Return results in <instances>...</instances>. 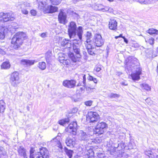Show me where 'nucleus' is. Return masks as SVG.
<instances>
[{"label": "nucleus", "mask_w": 158, "mask_h": 158, "mask_svg": "<svg viewBox=\"0 0 158 158\" xmlns=\"http://www.w3.org/2000/svg\"><path fill=\"white\" fill-rule=\"evenodd\" d=\"M68 32L70 38H74L77 35L79 39L81 40H82L83 33L82 27L79 26L77 29L76 25L74 22H71L70 23L68 27Z\"/></svg>", "instance_id": "obj_1"}, {"label": "nucleus", "mask_w": 158, "mask_h": 158, "mask_svg": "<svg viewBox=\"0 0 158 158\" xmlns=\"http://www.w3.org/2000/svg\"><path fill=\"white\" fill-rule=\"evenodd\" d=\"M26 34L23 32H19L15 34L11 40V43L14 48L17 49L22 45L23 40L26 39Z\"/></svg>", "instance_id": "obj_2"}, {"label": "nucleus", "mask_w": 158, "mask_h": 158, "mask_svg": "<svg viewBox=\"0 0 158 158\" xmlns=\"http://www.w3.org/2000/svg\"><path fill=\"white\" fill-rule=\"evenodd\" d=\"M81 43L79 40H74L73 44V49L74 52L76 53L75 55L73 53L70 52L69 54V56L72 60L74 62L79 61L81 57L80 54V47Z\"/></svg>", "instance_id": "obj_3"}, {"label": "nucleus", "mask_w": 158, "mask_h": 158, "mask_svg": "<svg viewBox=\"0 0 158 158\" xmlns=\"http://www.w3.org/2000/svg\"><path fill=\"white\" fill-rule=\"evenodd\" d=\"M107 127V124L104 122H98L94 130V134L98 135L103 134Z\"/></svg>", "instance_id": "obj_4"}, {"label": "nucleus", "mask_w": 158, "mask_h": 158, "mask_svg": "<svg viewBox=\"0 0 158 158\" xmlns=\"http://www.w3.org/2000/svg\"><path fill=\"white\" fill-rule=\"evenodd\" d=\"M79 139L80 141H84L85 142H88L90 140H93L94 138L92 135L87 134L86 132L82 131H80L78 134Z\"/></svg>", "instance_id": "obj_5"}, {"label": "nucleus", "mask_w": 158, "mask_h": 158, "mask_svg": "<svg viewBox=\"0 0 158 158\" xmlns=\"http://www.w3.org/2000/svg\"><path fill=\"white\" fill-rule=\"evenodd\" d=\"M10 82L14 86H16L19 83V74L17 72H15L11 73L10 78Z\"/></svg>", "instance_id": "obj_6"}, {"label": "nucleus", "mask_w": 158, "mask_h": 158, "mask_svg": "<svg viewBox=\"0 0 158 158\" xmlns=\"http://www.w3.org/2000/svg\"><path fill=\"white\" fill-rule=\"evenodd\" d=\"M100 117L99 114L96 112L89 111L88 113V116L86 117L87 121L90 122H94L99 120Z\"/></svg>", "instance_id": "obj_7"}, {"label": "nucleus", "mask_w": 158, "mask_h": 158, "mask_svg": "<svg viewBox=\"0 0 158 158\" xmlns=\"http://www.w3.org/2000/svg\"><path fill=\"white\" fill-rule=\"evenodd\" d=\"M94 9L96 10L102 11L103 12L108 11L111 13L113 12V9L109 6H104L100 4H95L94 6Z\"/></svg>", "instance_id": "obj_8"}, {"label": "nucleus", "mask_w": 158, "mask_h": 158, "mask_svg": "<svg viewBox=\"0 0 158 158\" xmlns=\"http://www.w3.org/2000/svg\"><path fill=\"white\" fill-rule=\"evenodd\" d=\"M21 9L22 13L24 15H27L28 13V10L30 7V3L27 2H22L18 6Z\"/></svg>", "instance_id": "obj_9"}, {"label": "nucleus", "mask_w": 158, "mask_h": 158, "mask_svg": "<svg viewBox=\"0 0 158 158\" xmlns=\"http://www.w3.org/2000/svg\"><path fill=\"white\" fill-rule=\"evenodd\" d=\"M77 124L76 122H73L70 123L68 127L66 129L67 131H69V133L73 135H76L77 134Z\"/></svg>", "instance_id": "obj_10"}, {"label": "nucleus", "mask_w": 158, "mask_h": 158, "mask_svg": "<svg viewBox=\"0 0 158 158\" xmlns=\"http://www.w3.org/2000/svg\"><path fill=\"white\" fill-rule=\"evenodd\" d=\"M93 41L95 45L98 47H101L103 44L104 43L101 35L99 34L95 35Z\"/></svg>", "instance_id": "obj_11"}, {"label": "nucleus", "mask_w": 158, "mask_h": 158, "mask_svg": "<svg viewBox=\"0 0 158 158\" xmlns=\"http://www.w3.org/2000/svg\"><path fill=\"white\" fill-rule=\"evenodd\" d=\"M40 152L42 156H37L36 158H49V152L46 148L42 147L40 148Z\"/></svg>", "instance_id": "obj_12"}, {"label": "nucleus", "mask_w": 158, "mask_h": 158, "mask_svg": "<svg viewBox=\"0 0 158 158\" xmlns=\"http://www.w3.org/2000/svg\"><path fill=\"white\" fill-rule=\"evenodd\" d=\"M141 69L139 67L137 68L135 73L131 74V77L133 80H138L140 78V75L141 73Z\"/></svg>", "instance_id": "obj_13"}, {"label": "nucleus", "mask_w": 158, "mask_h": 158, "mask_svg": "<svg viewBox=\"0 0 158 158\" xmlns=\"http://www.w3.org/2000/svg\"><path fill=\"white\" fill-rule=\"evenodd\" d=\"M47 4L44 6V9H40V10L44 11L46 13H52L56 11L58 8L55 6H52L51 5L47 6L46 7Z\"/></svg>", "instance_id": "obj_14"}, {"label": "nucleus", "mask_w": 158, "mask_h": 158, "mask_svg": "<svg viewBox=\"0 0 158 158\" xmlns=\"http://www.w3.org/2000/svg\"><path fill=\"white\" fill-rule=\"evenodd\" d=\"M76 81L74 80H66L63 82V85L68 88H71L74 87L76 86Z\"/></svg>", "instance_id": "obj_15"}, {"label": "nucleus", "mask_w": 158, "mask_h": 158, "mask_svg": "<svg viewBox=\"0 0 158 158\" xmlns=\"http://www.w3.org/2000/svg\"><path fill=\"white\" fill-rule=\"evenodd\" d=\"M76 139L75 138L67 137L65 140V143L68 146L74 147L76 144Z\"/></svg>", "instance_id": "obj_16"}, {"label": "nucleus", "mask_w": 158, "mask_h": 158, "mask_svg": "<svg viewBox=\"0 0 158 158\" xmlns=\"http://www.w3.org/2000/svg\"><path fill=\"white\" fill-rule=\"evenodd\" d=\"M15 19L14 15L11 12L5 13L3 16V20L6 22L10 20L13 21Z\"/></svg>", "instance_id": "obj_17"}, {"label": "nucleus", "mask_w": 158, "mask_h": 158, "mask_svg": "<svg viewBox=\"0 0 158 158\" xmlns=\"http://www.w3.org/2000/svg\"><path fill=\"white\" fill-rule=\"evenodd\" d=\"M66 18V13L61 10L58 15V20L60 23L64 24H65L67 22Z\"/></svg>", "instance_id": "obj_18"}, {"label": "nucleus", "mask_w": 158, "mask_h": 158, "mask_svg": "<svg viewBox=\"0 0 158 158\" xmlns=\"http://www.w3.org/2000/svg\"><path fill=\"white\" fill-rule=\"evenodd\" d=\"M37 61L34 60L23 59L21 60V64L27 66H30L34 64L35 62Z\"/></svg>", "instance_id": "obj_19"}, {"label": "nucleus", "mask_w": 158, "mask_h": 158, "mask_svg": "<svg viewBox=\"0 0 158 158\" xmlns=\"http://www.w3.org/2000/svg\"><path fill=\"white\" fill-rule=\"evenodd\" d=\"M117 23L114 19H110L109 22V28L111 30H115L117 29Z\"/></svg>", "instance_id": "obj_20"}, {"label": "nucleus", "mask_w": 158, "mask_h": 158, "mask_svg": "<svg viewBox=\"0 0 158 158\" xmlns=\"http://www.w3.org/2000/svg\"><path fill=\"white\" fill-rule=\"evenodd\" d=\"M18 151L19 156L23 157L26 156V150L23 146L19 147L18 148Z\"/></svg>", "instance_id": "obj_21"}, {"label": "nucleus", "mask_w": 158, "mask_h": 158, "mask_svg": "<svg viewBox=\"0 0 158 158\" xmlns=\"http://www.w3.org/2000/svg\"><path fill=\"white\" fill-rule=\"evenodd\" d=\"M39 9H44V6L47 4V0H37Z\"/></svg>", "instance_id": "obj_22"}, {"label": "nucleus", "mask_w": 158, "mask_h": 158, "mask_svg": "<svg viewBox=\"0 0 158 158\" xmlns=\"http://www.w3.org/2000/svg\"><path fill=\"white\" fill-rule=\"evenodd\" d=\"M85 46L89 54L92 55L94 54V52L92 51V49L94 48L91 44H85Z\"/></svg>", "instance_id": "obj_23"}, {"label": "nucleus", "mask_w": 158, "mask_h": 158, "mask_svg": "<svg viewBox=\"0 0 158 158\" xmlns=\"http://www.w3.org/2000/svg\"><path fill=\"white\" fill-rule=\"evenodd\" d=\"M92 36L91 33L88 31L87 32L85 35V37L86 40L85 43V44L92 43V42L90 40L92 37Z\"/></svg>", "instance_id": "obj_24"}, {"label": "nucleus", "mask_w": 158, "mask_h": 158, "mask_svg": "<svg viewBox=\"0 0 158 158\" xmlns=\"http://www.w3.org/2000/svg\"><path fill=\"white\" fill-rule=\"evenodd\" d=\"M61 46L64 47L70 48L71 46V44L69 42V40L66 39H64L61 42Z\"/></svg>", "instance_id": "obj_25"}, {"label": "nucleus", "mask_w": 158, "mask_h": 158, "mask_svg": "<svg viewBox=\"0 0 158 158\" xmlns=\"http://www.w3.org/2000/svg\"><path fill=\"white\" fill-rule=\"evenodd\" d=\"M7 31V29L5 27L0 28V39H3L5 38V33Z\"/></svg>", "instance_id": "obj_26"}, {"label": "nucleus", "mask_w": 158, "mask_h": 158, "mask_svg": "<svg viewBox=\"0 0 158 158\" xmlns=\"http://www.w3.org/2000/svg\"><path fill=\"white\" fill-rule=\"evenodd\" d=\"M37 67L41 70H44L46 68V64L44 62H40L38 63Z\"/></svg>", "instance_id": "obj_27"}, {"label": "nucleus", "mask_w": 158, "mask_h": 158, "mask_svg": "<svg viewBox=\"0 0 158 158\" xmlns=\"http://www.w3.org/2000/svg\"><path fill=\"white\" fill-rule=\"evenodd\" d=\"M5 109V103L3 100L0 101V113H3Z\"/></svg>", "instance_id": "obj_28"}, {"label": "nucleus", "mask_w": 158, "mask_h": 158, "mask_svg": "<svg viewBox=\"0 0 158 158\" xmlns=\"http://www.w3.org/2000/svg\"><path fill=\"white\" fill-rule=\"evenodd\" d=\"M64 150L66 155L69 156V158H71L72 156L73 153V150H69L66 147L64 148Z\"/></svg>", "instance_id": "obj_29"}, {"label": "nucleus", "mask_w": 158, "mask_h": 158, "mask_svg": "<svg viewBox=\"0 0 158 158\" xmlns=\"http://www.w3.org/2000/svg\"><path fill=\"white\" fill-rule=\"evenodd\" d=\"M69 122V118L61 120L58 121L59 123L60 124L64 126H66V124H68Z\"/></svg>", "instance_id": "obj_30"}, {"label": "nucleus", "mask_w": 158, "mask_h": 158, "mask_svg": "<svg viewBox=\"0 0 158 158\" xmlns=\"http://www.w3.org/2000/svg\"><path fill=\"white\" fill-rule=\"evenodd\" d=\"M83 86L86 89V91H87L88 93L90 92L92 89H94V86H89L86 84L85 85H83Z\"/></svg>", "instance_id": "obj_31"}, {"label": "nucleus", "mask_w": 158, "mask_h": 158, "mask_svg": "<svg viewBox=\"0 0 158 158\" xmlns=\"http://www.w3.org/2000/svg\"><path fill=\"white\" fill-rule=\"evenodd\" d=\"M10 65L9 62H5L1 65V68L4 69H7L10 68Z\"/></svg>", "instance_id": "obj_32"}, {"label": "nucleus", "mask_w": 158, "mask_h": 158, "mask_svg": "<svg viewBox=\"0 0 158 158\" xmlns=\"http://www.w3.org/2000/svg\"><path fill=\"white\" fill-rule=\"evenodd\" d=\"M145 155L148 156L149 158H153L154 157V155L153 152L150 150H146L145 151Z\"/></svg>", "instance_id": "obj_33"}, {"label": "nucleus", "mask_w": 158, "mask_h": 158, "mask_svg": "<svg viewBox=\"0 0 158 158\" xmlns=\"http://www.w3.org/2000/svg\"><path fill=\"white\" fill-rule=\"evenodd\" d=\"M140 85L141 87L143 88L144 89L147 91H150L151 89L150 86H149L148 85L146 84H141Z\"/></svg>", "instance_id": "obj_34"}, {"label": "nucleus", "mask_w": 158, "mask_h": 158, "mask_svg": "<svg viewBox=\"0 0 158 158\" xmlns=\"http://www.w3.org/2000/svg\"><path fill=\"white\" fill-rule=\"evenodd\" d=\"M6 154V152L4 148L2 147H0V158H1L2 156H5Z\"/></svg>", "instance_id": "obj_35"}, {"label": "nucleus", "mask_w": 158, "mask_h": 158, "mask_svg": "<svg viewBox=\"0 0 158 158\" xmlns=\"http://www.w3.org/2000/svg\"><path fill=\"white\" fill-rule=\"evenodd\" d=\"M148 32L151 35L155 34H158V30L153 28L150 29L148 31Z\"/></svg>", "instance_id": "obj_36"}, {"label": "nucleus", "mask_w": 158, "mask_h": 158, "mask_svg": "<svg viewBox=\"0 0 158 158\" xmlns=\"http://www.w3.org/2000/svg\"><path fill=\"white\" fill-rule=\"evenodd\" d=\"M51 3L54 5H57L59 4L61 2V0H50Z\"/></svg>", "instance_id": "obj_37"}, {"label": "nucleus", "mask_w": 158, "mask_h": 158, "mask_svg": "<svg viewBox=\"0 0 158 158\" xmlns=\"http://www.w3.org/2000/svg\"><path fill=\"white\" fill-rule=\"evenodd\" d=\"M108 96L109 97L111 98H118L119 97V95L117 94L111 93L109 94Z\"/></svg>", "instance_id": "obj_38"}, {"label": "nucleus", "mask_w": 158, "mask_h": 158, "mask_svg": "<svg viewBox=\"0 0 158 158\" xmlns=\"http://www.w3.org/2000/svg\"><path fill=\"white\" fill-rule=\"evenodd\" d=\"M61 63L64 65H69L70 64V62L69 59H66L64 60H62Z\"/></svg>", "instance_id": "obj_39"}, {"label": "nucleus", "mask_w": 158, "mask_h": 158, "mask_svg": "<svg viewBox=\"0 0 158 158\" xmlns=\"http://www.w3.org/2000/svg\"><path fill=\"white\" fill-rule=\"evenodd\" d=\"M88 153L86 154L89 156V157H91L93 156L94 154V152L92 149L89 150L87 151Z\"/></svg>", "instance_id": "obj_40"}, {"label": "nucleus", "mask_w": 158, "mask_h": 158, "mask_svg": "<svg viewBox=\"0 0 158 158\" xmlns=\"http://www.w3.org/2000/svg\"><path fill=\"white\" fill-rule=\"evenodd\" d=\"M51 52L50 51H48L45 54L46 59H48L51 56Z\"/></svg>", "instance_id": "obj_41"}, {"label": "nucleus", "mask_w": 158, "mask_h": 158, "mask_svg": "<svg viewBox=\"0 0 158 158\" xmlns=\"http://www.w3.org/2000/svg\"><path fill=\"white\" fill-rule=\"evenodd\" d=\"M128 147L129 149L134 148L135 147V145L134 142H131L129 143Z\"/></svg>", "instance_id": "obj_42"}, {"label": "nucleus", "mask_w": 158, "mask_h": 158, "mask_svg": "<svg viewBox=\"0 0 158 158\" xmlns=\"http://www.w3.org/2000/svg\"><path fill=\"white\" fill-rule=\"evenodd\" d=\"M93 102L91 100H89L85 102V104L87 106H90L92 104Z\"/></svg>", "instance_id": "obj_43"}, {"label": "nucleus", "mask_w": 158, "mask_h": 158, "mask_svg": "<svg viewBox=\"0 0 158 158\" xmlns=\"http://www.w3.org/2000/svg\"><path fill=\"white\" fill-rule=\"evenodd\" d=\"M82 76L83 77V81H82L83 85H85V84H86V83L85 82V81H86L85 75L82 74Z\"/></svg>", "instance_id": "obj_44"}, {"label": "nucleus", "mask_w": 158, "mask_h": 158, "mask_svg": "<svg viewBox=\"0 0 158 158\" xmlns=\"http://www.w3.org/2000/svg\"><path fill=\"white\" fill-rule=\"evenodd\" d=\"M154 39L153 38H150L148 40V42L151 44H154Z\"/></svg>", "instance_id": "obj_45"}, {"label": "nucleus", "mask_w": 158, "mask_h": 158, "mask_svg": "<svg viewBox=\"0 0 158 158\" xmlns=\"http://www.w3.org/2000/svg\"><path fill=\"white\" fill-rule=\"evenodd\" d=\"M31 14L33 16H35L36 14V12L35 10H31L30 11Z\"/></svg>", "instance_id": "obj_46"}, {"label": "nucleus", "mask_w": 158, "mask_h": 158, "mask_svg": "<svg viewBox=\"0 0 158 158\" xmlns=\"http://www.w3.org/2000/svg\"><path fill=\"white\" fill-rule=\"evenodd\" d=\"M56 146L60 149H62V146L60 142L59 141H57Z\"/></svg>", "instance_id": "obj_47"}, {"label": "nucleus", "mask_w": 158, "mask_h": 158, "mask_svg": "<svg viewBox=\"0 0 158 158\" xmlns=\"http://www.w3.org/2000/svg\"><path fill=\"white\" fill-rule=\"evenodd\" d=\"M65 59V58L64 57H60V55H59V60L60 61V63H61V61H62V60H64Z\"/></svg>", "instance_id": "obj_48"}, {"label": "nucleus", "mask_w": 158, "mask_h": 158, "mask_svg": "<svg viewBox=\"0 0 158 158\" xmlns=\"http://www.w3.org/2000/svg\"><path fill=\"white\" fill-rule=\"evenodd\" d=\"M4 15V13L1 12L0 13V20H3V16Z\"/></svg>", "instance_id": "obj_49"}, {"label": "nucleus", "mask_w": 158, "mask_h": 158, "mask_svg": "<svg viewBox=\"0 0 158 158\" xmlns=\"http://www.w3.org/2000/svg\"><path fill=\"white\" fill-rule=\"evenodd\" d=\"M94 77H93L92 76H89L87 78L90 81H93Z\"/></svg>", "instance_id": "obj_50"}, {"label": "nucleus", "mask_w": 158, "mask_h": 158, "mask_svg": "<svg viewBox=\"0 0 158 158\" xmlns=\"http://www.w3.org/2000/svg\"><path fill=\"white\" fill-rule=\"evenodd\" d=\"M40 36L42 38H44L47 36V35L45 33H43L40 35Z\"/></svg>", "instance_id": "obj_51"}, {"label": "nucleus", "mask_w": 158, "mask_h": 158, "mask_svg": "<svg viewBox=\"0 0 158 158\" xmlns=\"http://www.w3.org/2000/svg\"><path fill=\"white\" fill-rule=\"evenodd\" d=\"M121 84L123 85H127L128 84L126 81H122L121 83Z\"/></svg>", "instance_id": "obj_52"}, {"label": "nucleus", "mask_w": 158, "mask_h": 158, "mask_svg": "<svg viewBox=\"0 0 158 158\" xmlns=\"http://www.w3.org/2000/svg\"><path fill=\"white\" fill-rule=\"evenodd\" d=\"M95 70L97 72H99L101 70V69L100 67H96Z\"/></svg>", "instance_id": "obj_53"}, {"label": "nucleus", "mask_w": 158, "mask_h": 158, "mask_svg": "<svg viewBox=\"0 0 158 158\" xmlns=\"http://www.w3.org/2000/svg\"><path fill=\"white\" fill-rule=\"evenodd\" d=\"M0 53L2 54H5V51L0 48Z\"/></svg>", "instance_id": "obj_54"}, {"label": "nucleus", "mask_w": 158, "mask_h": 158, "mask_svg": "<svg viewBox=\"0 0 158 158\" xmlns=\"http://www.w3.org/2000/svg\"><path fill=\"white\" fill-rule=\"evenodd\" d=\"M92 81H94L95 84H96L97 83V81L96 78H94Z\"/></svg>", "instance_id": "obj_55"}, {"label": "nucleus", "mask_w": 158, "mask_h": 158, "mask_svg": "<svg viewBox=\"0 0 158 158\" xmlns=\"http://www.w3.org/2000/svg\"><path fill=\"white\" fill-rule=\"evenodd\" d=\"M78 110V109L77 108H74L73 110L72 111L73 112L75 113L77 112Z\"/></svg>", "instance_id": "obj_56"}, {"label": "nucleus", "mask_w": 158, "mask_h": 158, "mask_svg": "<svg viewBox=\"0 0 158 158\" xmlns=\"http://www.w3.org/2000/svg\"><path fill=\"white\" fill-rule=\"evenodd\" d=\"M92 83V81H89V82L87 83V84H86V85H87L89 86H92V85H91V84Z\"/></svg>", "instance_id": "obj_57"}, {"label": "nucleus", "mask_w": 158, "mask_h": 158, "mask_svg": "<svg viewBox=\"0 0 158 158\" xmlns=\"http://www.w3.org/2000/svg\"><path fill=\"white\" fill-rule=\"evenodd\" d=\"M123 39H124V41L127 44L128 43V41L126 39L125 37H123Z\"/></svg>", "instance_id": "obj_58"}, {"label": "nucleus", "mask_w": 158, "mask_h": 158, "mask_svg": "<svg viewBox=\"0 0 158 158\" xmlns=\"http://www.w3.org/2000/svg\"><path fill=\"white\" fill-rule=\"evenodd\" d=\"M30 158H34L33 155L32 154L31 151V155L30 156Z\"/></svg>", "instance_id": "obj_59"}, {"label": "nucleus", "mask_w": 158, "mask_h": 158, "mask_svg": "<svg viewBox=\"0 0 158 158\" xmlns=\"http://www.w3.org/2000/svg\"><path fill=\"white\" fill-rule=\"evenodd\" d=\"M83 85V84L82 85V83H80L79 82L77 85V86H81V85H82V86Z\"/></svg>", "instance_id": "obj_60"}, {"label": "nucleus", "mask_w": 158, "mask_h": 158, "mask_svg": "<svg viewBox=\"0 0 158 158\" xmlns=\"http://www.w3.org/2000/svg\"><path fill=\"white\" fill-rule=\"evenodd\" d=\"M101 155H102V154L100 153V154H99L98 155V157L99 158H102V157H101Z\"/></svg>", "instance_id": "obj_61"}, {"label": "nucleus", "mask_w": 158, "mask_h": 158, "mask_svg": "<svg viewBox=\"0 0 158 158\" xmlns=\"http://www.w3.org/2000/svg\"><path fill=\"white\" fill-rule=\"evenodd\" d=\"M145 0H139V2L140 3L144 2Z\"/></svg>", "instance_id": "obj_62"}, {"label": "nucleus", "mask_w": 158, "mask_h": 158, "mask_svg": "<svg viewBox=\"0 0 158 158\" xmlns=\"http://www.w3.org/2000/svg\"><path fill=\"white\" fill-rule=\"evenodd\" d=\"M124 37V36H122V34H120L119 36V37H122V38H123V37Z\"/></svg>", "instance_id": "obj_63"}, {"label": "nucleus", "mask_w": 158, "mask_h": 158, "mask_svg": "<svg viewBox=\"0 0 158 158\" xmlns=\"http://www.w3.org/2000/svg\"><path fill=\"white\" fill-rule=\"evenodd\" d=\"M110 2H113L114 1V0H107Z\"/></svg>", "instance_id": "obj_64"}]
</instances>
